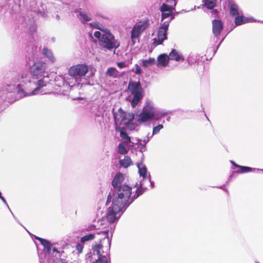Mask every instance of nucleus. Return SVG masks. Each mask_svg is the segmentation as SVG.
<instances>
[{"label":"nucleus","mask_w":263,"mask_h":263,"mask_svg":"<svg viewBox=\"0 0 263 263\" xmlns=\"http://www.w3.org/2000/svg\"><path fill=\"white\" fill-rule=\"evenodd\" d=\"M125 176L122 173L117 174L111 182V185L113 187L114 192L119 195L121 200H122L126 206L128 207L135 199L142 195L146 190L145 183L143 181H140L139 185L137 187L135 194L132 196V188L125 182Z\"/></svg>","instance_id":"obj_1"},{"label":"nucleus","mask_w":263,"mask_h":263,"mask_svg":"<svg viewBox=\"0 0 263 263\" xmlns=\"http://www.w3.org/2000/svg\"><path fill=\"white\" fill-rule=\"evenodd\" d=\"M118 195L112 190L107 196L106 204L111 202V205L108 208L106 219L110 223H114L121 217L122 213L128 208Z\"/></svg>","instance_id":"obj_2"},{"label":"nucleus","mask_w":263,"mask_h":263,"mask_svg":"<svg viewBox=\"0 0 263 263\" xmlns=\"http://www.w3.org/2000/svg\"><path fill=\"white\" fill-rule=\"evenodd\" d=\"M37 47L31 46V53H29L26 65L28 67L31 76L33 79H38L36 82H44L42 77L45 73L46 63L37 57Z\"/></svg>","instance_id":"obj_3"},{"label":"nucleus","mask_w":263,"mask_h":263,"mask_svg":"<svg viewBox=\"0 0 263 263\" xmlns=\"http://www.w3.org/2000/svg\"><path fill=\"white\" fill-rule=\"evenodd\" d=\"M96 71V69L92 66L81 63L70 66L68 69V74L75 82H80L83 79L90 82V79L94 77Z\"/></svg>","instance_id":"obj_4"},{"label":"nucleus","mask_w":263,"mask_h":263,"mask_svg":"<svg viewBox=\"0 0 263 263\" xmlns=\"http://www.w3.org/2000/svg\"><path fill=\"white\" fill-rule=\"evenodd\" d=\"M36 86L31 92H26L22 88V85L20 83L16 86L14 84H10L7 85V89L9 92L16 93L19 97L22 98L27 95L32 96L36 95H44L51 93L53 92L51 87L53 83H36Z\"/></svg>","instance_id":"obj_5"},{"label":"nucleus","mask_w":263,"mask_h":263,"mask_svg":"<svg viewBox=\"0 0 263 263\" xmlns=\"http://www.w3.org/2000/svg\"><path fill=\"white\" fill-rule=\"evenodd\" d=\"M109 255L107 251H104L101 245L97 244L92 247V252L86 255V262L108 263Z\"/></svg>","instance_id":"obj_6"},{"label":"nucleus","mask_w":263,"mask_h":263,"mask_svg":"<svg viewBox=\"0 0 263 263\" xmlns=\"http://www.w3.org/2000/svg\"><path fill=\"white\" fill-rule=\"evenodd\" d=\"M106 35L100 41L99 44L103 48H105L109 51L116 50L120 46V43L115 39V36L111 33L108 29H105Z\"/></svg>","instance_id":"obj_7"},{"label":"nucleus","mask_w":263,"mask_h":263,"mask_svg":"<svg viewBox=\"0 0 263 263\" xmlns=\"http://www.w3.org/2000/svg\"><path fill=\"white\" fill-rule=\"evenodd\" d=\"M128 89L133 95L131 105L133 107H135L143 97L141 83H128Z\"/></svg>","instance_id":"obj_8"},{"label":"nucleus","mask_w":263,"mask_h":263,"mask_svg":"<svg viewBox=\"0 0 263 263\" xmlns=\"http://www.w3.org/2000/svg\"><path fill=\"white\" fill-rule=\"evenodd\" d=\"M212 23L213 35L218 39L224 28L223 23L220 19H214Z\"/></svg>","instance_id":"obj_9"},{"label":"nucleus","mask_w":263,"mask_h":263,"mask_svg":"<svg viewBox=\"0 0 263 263\" xmlns=\"http://www.w3.org/2000/svg\"><path fill=\"white\" fill-rule=\"evenodd\" d=\"M128 115L129 116V114L123 111L122 108H119L118 112L114 114L115 122L119 124H126L129 122L132 119H127Z\"/></svg>","instance_id":"obj_10"},{"label":"nucleus","mask_w":263,"mask_h":263,"mask_svg":"<svg viewBox=\"0 0 263 263\" xmlns=\"http://www.w3.org/2000/svg\"><path fill=\"white\" fill-rule=\"evenodd\" d=\"M154 112L147 110L146 108H143L142 111L138 116L137 121L139 123H144L153 119Z\"/></svg>","instance_id":"obj_11"},{"label":"nucleus","mask_w":263,"mask_h":263,"mask_svg":"<svg viewBox=\"0 0 263 263\" xmlns=\"http://www.w3.org/2000/svg\"><path fill=\"white\" fill-rule=\"evenodd\" d=\"M93 83H84V84H88L92 85ZM84 83H77L76 84L70 85V83H62V85L59 86L61 87L59 92L61 94L66 95V92L68 91H71L75 88L78 89L79 87H82Z\"/></svg>","instance_id":"obj_12"},{"label":"nucleus","mask_w":263,"mask_h":263,"mask_svg":"<svg viewBox=\"0 0 263 263\" xmlns=\"http://www.w3.org/2000/svg\"><path fill=\"white\" fill-rule=\"evenodd\" d=\"M169 62V58L166 53H161L157 57L156 64L158 67H166Z\"/></svg>","instance_id":"obj_13"},{"label":"nucleus","mask_w":263,"mask_h":263,"mask_svg":"<svg viewBox=\"0 0 263 263\" xmlns=\"http://www.w3.org/2000/svg\"><path fill=\"white\" fill-rule=\"evenodd\" d=\"M137 167L138 168V173L140 177H142V179L140 181H143V182L146 183V179H148V171L146 166L143 164L142 163H137Z\"/></svg>","instance_id":"obj_14"},{"label":"nucleus","mask_w":263,"mask_h":263,"mask_svg":"<svg viewBox=\"0 0 263 263\" xmlns=\"http://www.w3.org/2000/svg\"><path fill=\"white\" fill-rule=\"evenodd\" d=\"M228 2L229 14L231 16H235L239 14L238 6L233 2V0H227Z\"/></svg>","instance_id":"obj_15"},{"label":"nucleus","mask_w":263,"mask_h":263,"mask_svg":"<svg viewBox=\"0 0 263 263\" xmlns=\"http://www.w3.org/2000/svg\"><path fill=\"white\" fill-rule=\"evenodd\" d=\"M143 32L142 30H140L135 25L134 26L130 31V37L134 45L135 44V40L138 39L141 36Z\"/></svg>","instance_id":"obj_16"},{"label":"nucleus","mask_w":263,"mask_h":263,"mask_svg":"<svg viewBox=\"0 0 263 263\" xmlns=\"http://www.w3.org/2000/svg\"><path fill=\"white\" fill-rule=\"evenodd\" d=\"M168 58L170 60L177 62L183 61L184 60L183 55L175 49H172L169 54Z\"/></svg>","instance_id":"obj_17"},{"label":"nucleus","mask_w":263,"mask_h":263,"mask_svg":"<svg viewBox=\"0 0 263 263\" xmlns=\"http://www.w3.org/2000/svg\"><path fill=\"white\" fill-rule=\"evenodd\" d=\"M234 23H235V25L234 26L232 25V26L231 27L230 31H232V30H233L234 29V28L235 27V26H240L242 24L247 23L246 17L242 15H239V14L235 16Z\"/></svg>","instance_id":"obj_18"},{"label":"nucleus","mask_w":263,"mask_h":263,"mask_svg":"<svg viewBox=\"0 0 263 263\" xmlns=\"http://www.w3.org/2000/svg\"><path fill=\"white\" fill-rule=\"evenodd\" d=\"M149 20L148 18L144 20H140L138 23H136L135 26L139 29L142 30V31L145 30L149 26Z\"/></svg>","instance_id":"obj_19"},{"label":"nucleus","mask_w":263,"mask_h":263,"mask_svg":"<svg viewBox=\"0 0 263 263\" xmlns=\"http://www.w3.org/2000/svg\"><path fill=\"white\" fill-rule=\"evenodd\" d=\"M35 238L36 240H39L40 242L42 245L44 246V249L46 250L48 253H49L50 252L52 246L50 241L47 239L39 237L38 236H35Z\"/></svg>","instance_id":"obj_20"},{"label":"nucleus","mask_w":263,"mask_h":263,"mask_svg":"<svg viewBox=\"0 0 263 263\" xmlns=\"http://www.w3.org/2000/svg\"><path fill=\"white\" fill-rule=\"evenodd\" d=\"M177 5V2H175L173 6H170L166 3H162V4L160 7V12H171L172 11L175 10V6Z\"/></svg>","instance_id":"obj_21"},{"label":"nucleus","mask_w":263,"mask_h":263,"mask_svg":"<svg viewBox=\"0 0 263 263\" xmlns=\"http://www.w3.org/2000/svg\"><path fill=\"white\" fill-rule=\"evenodd\" d=\"M43 55L47 58L51 63L55 61V58L52 51L47 47H44L42 50Z\"/></svg>","instance_id":"obj_22"},{"label":"nucleus","mask_w":263,"mask_h":263,"mask_svg":"<svg viewBox=\"0 0 263 263\" xmlns=\"http://www.w3.org/2000/svg\"><path fill=\"white\" fill-rule=\"evenodd\" d=\"M202 7L207 9H211L217 6V0H202Z\"/></svg>","instance_id":"obj_23"},{"label":"nucleus","mask_w":263,"mask_h":263,"mask_svg":"<svg viewBox=\"0 0 263 263\" xmlns=\"http://www.w3.org/2000/svg\"><path fill=\"white\" fill-rule=\"evenodd\" d=\"M156 63V60L154 58H149L148 59H143L141 60V64L143 67H147L154 65Z\"/></svg>","instance_id":"obj_24"},{"label":"nucleus","mask_w":263,"mask_h":263,"mask_svg":"<svg viewBox=\"0 0 263 263\" xmlns=\"http://www.w3.org/2000/svg\"><path fill=\"white\" fill-rule=\"evenodd\" d=\"M132 163L131 159L127 156H125L123 159H120L119 160L120 164L125 168H127L130 166Z\"/></svg>","instance_id":"obj_25"},{"label":"nucleus","mask_w":263,"mask_h":263,"mask_svg":"<svg viewBox=\"0 0 263 263\" xmlns=\"http://www.w3.org/2000/svg\"><path fill=\"white\" fill-rule=\"evenodd\" d=\"M119 72L115 67H110L106 71V75L114 78H117L119 76Z\"/></svg>","instance_id":"obj_26"},{"label":"nucleus","mask_w":263,"mask_h":263,"mask_svg":"<svg viewBox=\"0 0 263 263\" xmlns=\"http://www.w3.org/2000/svg\"><path fill=\"white\" fill-rule=\"evenodd\" d=\"M79 18L81 21V23L83 24H85L87 22L91 20V17L88 16L85 13L80 11L79 12Z\"/></svg>","instance_id":"obj_27"},{"label":"nucleus","mask_w":263,"mask_h":263,"mask_svg":"<svg viewBox=\"0 0 263 263\" xmlns=\"http://www.w3.org/2000/svg\"><path fill=\"white\" fill-rule=\"evenodd\" d=\"M167 32L168 30L165 29H160V28H158L157 31V37H160L164 40H167Z\"/></svg>","instance_id":"obj_28"},{"label":"nucleus","mask_w":263,"mask_h":263,"mask_svg":"<svg viewBox=\"0 0 263 263\" xmlns=\"http://www.w3.org/2000/svg\"><path fill=\"white\" fill-rule=\"evenodd\" d=\"M198 60L197 54L191 53L188 57L186 61L189 65H192L193 64H196V62Z\"/></svg>","instance_id":"obj_29"},{"label":"nucleus","mask_w":263,"mask_h":263,"mask_svg":"<svg viewBox=\"0 0 263 263\" xmlns=\"http://www.w3.org/2000/svg\"><path fill=\"white\" fill-rule=\"evenodd\" d=\"M120 136L124 140L125 143H128L131 142L130 137L128 136L127 132L124 130L120 131Z\"/></svg>","instance_id":"obj_30"},{"label":"nucleus","mask_w":263,"mask_h":263,"mask_svg":"<svg viewBox=\"0 0 263 263\" xmlns=\"http://www.w3.org/2000/svg\"><path fill=\"white\" fill-rule=\"evenodd\" d=\"M94 36L99 41V44H100V41H102L103 38H104V37L105 36V35H106V31H105V29H104V32L103 33H102L100 31H96L95 32H94Z\"/></svg>","instance_id":"obj_31"},{"label":"nucleus","mask_w":263,"mask_h":263,"mask_svg":"<svg viewBox=\"0 0 263 263\" xmlns=\"http://www.w3.org/2000/svg\"><path fill=\"white\" fill-rule=\"evenodd\" d=\"M132 59H133L131 58L130 60H128L126 61L118 62L117 63V65L119 68L121 69L128 67V65L132 63Z\"/></svg>","instance_id":"obj_32"},{"label":"nucleus","mask_w":263,"mask_h":263,"mask_svg":"<svg viewBox=\"0 0 263 263\" xmlns=\"http://www.w3.org/2000/svg\"><path fill=\"white\" fill-rule=\"evenodd\" d=\"M197 55L198 60L196 62V64L198 67H200V69L201 70L203 69L204 68V62L206 59L204 58L203 56H200L199 54H197Z\"/></svg>","instance_id":"obj_33"},{"label":"nucleus","mask_w":263,"mask_h":263,"mask_svg":"<svg viewBox=\"0 0 263 263\" xmlns=\"http://www.w3.org/2000/svg\"><path fill=\"white\" fill-rule=\"evenodd\" d=\"M95 237V234L89 233L87 235H86L81 238V241L82 243H84L86 241H88L91 240H92Z\"/></svg>","instance_id":"obj_34"},{"label":"nucleus","mask_w":263,"mask_h":263,"mask_svg":"<svg viewBox=\"0 0 263 263\" xmlns=\"http://www.w3.org/2000/svg\"><path fill=\"white\" fill-rule=\"evenodd\" d=\"M240 170L237 171V173H245L252 171V168L248 166H239Z\"/></svg>","instance_id":"obj_35"},{"label":"nucleus","mask_w":263,"mask_h":263,"mask_svg":"<svg viewBox=\"0 0 263 263\" xmlns=\"http://www.w3.org/2000/svg\"><path fill=\"white\" fill-rule=\"evenodd\" d=\"M118 148V151L120 154H125L128 152L125 146L122 143L119 144Z\"/></svg>","instance_id":"obj_36"},{"label":"nucleus","mask_w":263,"mask_h":263,"mask_svg":"<svg viewBox=\"0 0 263 263\" xmlns=\"http://www.w3.org/2000/svg\"><path fill=\"white\" fill-rule=\"evenodd\" d=\"M162 128H163V125L162 124H159L157 126L154 127L151 137H153L155 135L158 134L160 132V130Z\"/></svg>","instance_id":"obj_37"},{"label":"nucleus","mask_w":263,"mask_h":263,"mask_svg":"<svg viewBox=\"0 0 263 263\" xmlns=\"http://www.w3.org/2000/svg\"><path fill=\"white\" fill-rule=\"evenodd\" d=\"M170 22H171L169 20L164 21L163 23L160 24L159 28H160V29L168 30Z\"/></svg>","instance_id":"obj_38"},{"label":"nucleus","mask_w":263,"mask_h":263,"mask_svg":"<svg viewBox=\"0 0 263 263\" xmlns=\"http://www.w3.org/2000/svg\"><path fill=\"white\" fill-rule=\"evenodd\" d=\"M144 108H146L147 110H150L152 112H154L155 111L154 104L153 102L151 101L147 102Z\"/></svg>","instance_id":"obj_39"},{"label":"nucleus","mask_w":263,"mask_h":263,"mask_svg":"<svg viewBox=\"0 0 263 263\" xmlns=\"http://www.w3.org/2000/svg\"><path fill=\"white\" fill-rule=\"evenodd\" d=\"M164 41L165 40H164L160 37H158L157 39H154L153 40V45L155 47L157 46L158 45H162V44H163V43Z\"/></svg>","instance_id":"obj_40"},{"label":"nucleus","mask_w":263,"mask_h":263,"mask_svg":"<svg viewBox=\"0 0 263 263\" xmlns=\"http://www.w3.org/2000/svg\"><path fill=\"white\" fill-rule=\"evenodd\" d=\"M132 71L135 72L137 74H140L142 73V70L139 65L135 64V67L132 69Z\"/></svg>","instance_id":"obj_41"},{"label":"nucleus","mask_w":263,"mask_h":263,"mask_svg":"<svg viewBox=\"0 0 263 263\" xmlns=\"http://www.w3.org/2000/svg\"><path fill=\"white\" fill-rule=\"evenodd\" d=\"M211 15L212 17H219V11L218 9L212 8L211 9H210Z\"/></svg>","instance_id":"obj_42"},{"label":"nucleus","mask_w":263,"mask_h":263,"mask_svg":"<svg viewBox=\"0 0 263 263\" xmlns=\"http://www.w3.org/2000/svg\"><path fill=\"white\" fill-rule=\"evenodd\" d=\"M0 199L2 200V201H3V202L4 203V204L7 206V208L9 209V210L11 212V213H12L13 217L17 220L16 218L15 217V216L14 215V214H13V213L11 212L6 200H5V199L4 198V197L3 196H2V194L1 193V192L0 191Z\"/></svg>","instance_id":"obj_43"},{"label":"nucleus","mask_w":263,"mask_h":263,"mask_svg":"<svg viewBox=\"0 0 263 263\" xmlns=\"http://www.w3.org/2000/svg\"><path fill=\"white\" fill-rule=\"evenodd\" d=\"M161 12V22L163 21L165 19L169 18L171 12Z\"/></svg>","instance_id":"obj_44"},{"label":"nucleus","mask_w":263,"mask_h":263,"mask_svg":"<svg viewBox=\"0 0 263 263\" xmlns=\"http://www.w3.org/2000/svg\"><path fill=\"white\" fill-rule=\"evenodd\" d=\"M157 111L160 115V116H161L162 117H164L165 116L171 113V111H166L165 110H158Z\"/></svg>","instance_id":"obj_45"},{"label":"nucleus","mask_w":263,"mask_h":263,"mask_svg":"<svg viewBox=\"0 0 263 263\" xmlns=\"http://www.w3.org/2000/svg\"><path fill=\"white\" fill-rule=\"evenodd\" d=\"M137 142H138V143L139 144V145H141L140 148V151L141 152H143L145 151L146 149V146H144L143 145L142 143V139H138L137 140Z\"/></svg>","instance_id":"obj_46"},{"label":"nucleus","mask_w":263,"mask_h":263,"mask_svg":"<svg viewBox=\"0 0 263 263\" xmlns=\"http://www.w3.org/2000/svg\"><path fill=\"white\" fill-rule=\"evenodd\" d=\"M98 235H101L103 237V239L106 238L108 236L107 231H100L97 233Z\"/></svg>","instance_id":"obj_47"},{"label":"nucleus","mask_w":263,"mask_h":263,"mask_svg":"<svg viewBox=\"0 0 263 263\" xmlns=\"http://www.w3.org/2000/svg\"><path fill=\"white\" fill-rule=\"evenodd\" d=\"M246 20L247 21V23H252V22H254L263 23V21H261L259 20H256L252 16L246 17Z\"/></svg>","instance_id":"obj_48"},{"label":"nucleus","mask_w":263,"mask_h":263,"mask_svg":"<svg viewBox=\"0 0 263 263\" xmlns=\"http://www.w3.org/2000/svg\"><path fill=\"white\" fill-rule=\"evenodd\" d=\"M146 182L150 183L152 189L155 187L154 182L151 180V175L149 173L148 174V179H146Z\"/></svg>","instance_id":"obj_49"},{"label":"nucleus","mask_w":263,"mask_h":263,"mask_svg":"<svg viewBox=\"0 0 263 263\" xmlns=\"http://www.w3.org/2000/svg\"><path fill=\"white\" fill-rule=\"evenodd\" d=\"M27 75L25 74H22L21 75V79L22 80H18V81L17 82H29V83H30L31 82V80H27L26 82H25V81L24 80V78H25L26 77Z\"/></svg>","instance_id":"obj_50"},{"label":"nucleus","mask_w":263,"mask_h":263,"mask_svg":"<svg viewBox=\"0 0 263 263\" xmlns=\"http://www.w3.org/2000/svg\"><path fill=\"white\" fill-rule=\"evenodd\" d=\"M154 116L153 117V119L156 121H158L162 117L160 116V115L157 112V111H154Z\"/></svg>","instance_id":"obj_51"},{"label":"nucleus","mask_w":263,"mask_h":263,"mask_svg":"<svg viewBox=\"0 0 263 263\" xmlns=\"http://www.w3.org/2000/svg\"><path fill=\"white\" fill-rule=\"evenodd\" d=\"M89 26H90L91 27H92L93 28H95L96 29H100L98 23H96V22L90 23L89 24Z\"/></svg>","instance_id":"obj_52"},{"label":"nucleus","mask_w":263,"mask_h":263,"mask_svg":"<svg viewBox=\"0 0 263 263\" xmlns=\"http://www.w3.org/2000/svg\"><path fill=\"white\" fill-rule=\"evenodd\" d=\"M76 249L79 253H81L83 251V246L80 243H78L76 246Z\"/></svg>","instance_id":"obj_53"},{"label":"nucleus","mask_w":263,"mask_h":263,"mask_svg":"<svg viewBox=\"0 0 263 263\" xmlns=\"http://www.w3.org/2000/svg\"><path fill=\"white\" fill-rule=\"evenodd\" d=\"M176 15V14L174 11H172V12H171V14L170 16V19L169 20V21L171 22L172 20H173L175 18Z\"/></svg>","instance_id":"obj_54"},{"label":"nucleus","mask_w":263,"mask_h":263,"mask_svg":"<svg viewBox=\"0 0 263 263\" xmlns=\"http://www.w3.org/2000/svg\"><path fill=\"white\" fill-rule=\"evenodd\" d=\"M149 139H148V137H144L143 140H142V143L143 145L146 146V144L149 142Z\"/></svg>","instance_id":"obj_55"},{"label":"nucleus","mask_w":263,"mask_h":263,"mask_svg":"<svg viewBox=\"0 0 263 263\" xmlns=\"http://www.w3.org/2000/svg\"><path fill=\"white\" fill-rule=\"evenodd\" d=\"M36 26L32 25L30 27V28H29L30 32L31 34H32L36 31Z\"/></svg>","instance_id":"obj_56"},{"label":"nucleus","mask_w":263,"mask_h":263,"mask_svg":"<svg viewBox=\"0 0 263 263\" xmlns=\"http://www.w3.org/2000/svg\"><path fill=\"white\" fill-rule=\"evenodd\" d=\"M224 39V38H223V39L220 41V42H219V44H218V45L217 46L216 48V49H214V54L217 52V51L218 49L219 48V47H220V46L221 44V43H222V42L223 41Z\"/></svg>","instance_id":"obj_57"},{"label":"nucleus","mask_w":263,"mask_h":263,"mask_svg":"<svg viewBox=\"0 0 263 263\" xmlns=\"http://www.w3.org/2000/svg\"><path fill=\"white\" fill-rule=\"evenodd\" d=\"M174 11H175V13H176V15H178V14H181V13H183V12H189V11H190V10L186 11L185 10L182 9V10H181L180 11H175V10Z\"/></svg>","instance_id":"obj_58"},{"label":"nucleus","mask_w":263,"mask_h":263,"mask_svg":"<svg viewBox=\"0 0 263 263\" xmlns=\"http://www.w3.org/2000/svg\"><path fill=\"white\" fill-rule=\"evenodd\" d=\"M39 12L41 14V16L44 17H45L47 16V14L45 11H43V12L40 11Z\"/></svg>","instance_id":"obj_59"},{"label":"nucleus","mask_w":263,"mask_h":263,"mask_svg":"<svg viewBox=\"0 0 263 263\" xmlns=\"http://www.w3.org/2000/svg\"><path fill=\"white\" fill-rule=\"evenodd\" d=\"M231 163L233 164V165H234V166H235L236 167H238L239 168V166H240L239 165H238L237 164H236L234 161H231Z\"/></svg>","instance_id":"obj_60"},{"label":"nucleus","mask_w":263,"mask_h":263,"mask_svg":"<svg viewBox=\"0 0 263 263\" xmlns=\"http://www.w3.org/2000/svg\"><path fill=\"white\" fill-rule=\"evenodd\" d=\"M52 251L54 252L59 253V251H58V250L56 248H53L52 249Z\"/></svg>","instance_id":"obj_61"},{"label":"nucleus","mask_w":263,"mask_h":263,"mask_svg":"<svg viewBox=\"0 0 263 263\" xmlns=\"http://www.w3.org/2000/svg\"><path fill=\"white\" fill-rule=\"evenodd\" d=\"M150 133H148L145 137H148V139H150L152 137H151Z\"/></svg>","instance_id":"obj_62"},{"label":"nucleus","mask_w":263,"mask_h":263,"mask_svg":"<svg viewBox=\"0 0 263 263\" xmlns=\"http://www.w3.org/2000/svg\"><path fill=\"white\" fill-rule=\"evenodd\" d=\"M55 17H56V18L58 20H60V16L59 14H57L56 16H55Z\"/></svg>","instance_id":"obj_63"},{"label":"nucleus","mask_w":263,"mask_h":263,"mask_svg":"<svg viewBox=\"0 0 263 263\" xmlns=\"http://www.w3.org/2000/svg\"><path fill=\"white\" fill-rule=\"evenodd\" d=\"M53 263H64V262H63V261H61L59 260V261H58L57 262H53Z\"/></svg>","instance_id":"obj_64"}]
</instances>
